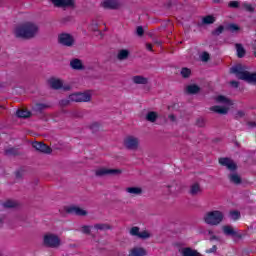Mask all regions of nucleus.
Masks as SVG:
<instances>
[{
  "label": "nucleus",
  "mask_w": 256,
  "mask_h": 256,
  "mask_svg": "<svg viewBox=\"0 0 256 256\" xmlns=\"http://www.w3.org/2000/svg\"><path fill=\"white\" fill-rule=\"evenodd\" d=\"M15 37L19 39H33L39 35V25L35 22H25L14 29Z\"/></svg>",
  "instance_id": "f257e3e1"
},
{
  "label": "nucleus",
  "mask_w": 256,
  "mask_h": 256,
  "mask_svg": "<svg viewBox=\"0 0 256 256\" xmlns=\"http://www.w3.org/2000/svg\"><path fill=\"white\" fill-rule=\"evenodd\" d=\"M230 73L236 75L237 79H241L247 83H256V73H250L249 71L245 70V67H243L241 64L233 66L230 69Z\"/></svg>",
  "instance_id": "f03ea898"
},
{
  "label": "nucleus",
  "mask_w": 256,
  "mask_h": 256,
  "mask_svg": "<svg viewBox=\"0 0 256 256\" xmlns=\"http://www.w3.org/2000/svg\"><path fill=\"white\" fill-rule=\"evenodd\" d=\"M92 95L91 91L73 93L68 96V99L61 100L60 105L67 106L70 103H89Z\"/></svg>",
  "instance_id": "7ed1b4c3"
},
{
  "label": "nucleus",
  "mask_w": 256,
  "mask_h": 256,
  "mask_svg": "<svg viewBox=\"0 0 256 256\" xmlns=\"http://www.w3.org/2000/svg\"><path fill=\"white\" fill-rule=\"evenodd\" d=\"M223 219H225V214L219 210L209 211L203 217L204 223H206V225H211L212 227H216L217 225H220V223H223Z\"/></svg>",
  "instance_id": "20e7f679"
},
{
  "label": "nucleus",
  "mask_w": 256,
  "mask_h": 256,
  "mask_svg": "<svg viewBox=\"0 0 256 256\" xmlns=\"http://www.w3.org/2000/svg\"><path fill=\"white\" fill-rule=\"evenodd\" d=\"M216 103H222L224 106H212L210 108V111H213L214 113H218L219 115H227L229 113V107L233 105V102L229 100V98L220 95L215 98Z\"/></svg>",
  "instance_id": "39448f33"
},
{
  "label": "nucleus",
  "mask_w": 256,
  "mask_h": 256,
  "mask_svg": "<svg viewBox=\"0 0 256 256\" xmlns=\"http://www.w3.org/2000/svg\"><path fill=\"white\" fill-rule=\"evenodd\" d=\"M43 245L48 249H59L61 247V237L53 232H47L43 235Z\"/></svg>",
  "instance_id": "423d86ee"
},
{
  "label": "nucleus",
  "mask_w": 256,
  "mask_h": 256,
  "mask_svg": "<svg viewBox=\"0 0 256 256\" xmlns=\"http://www.w3.org/2000/svg\"><path fill=\"white\" fill-rule=\"evenodd\" d=\"M139 145H141V140H139L137 136L128 135L123 140V146L125 149H128V151H137Z\"/></svg>",
  "instance_id": "0eeeda50"
},
{
  "label": "nucleus",
  "mask_w": 256,
  "mask_h": 256,
  "mask_svg": "<svg viewBox=\"0 0 256 256\" xmlns=\"http://www.w3.org/2000/svg\"><path fill=\"white\" fill-rule=\"evenodd\" d=\"M130 235L132 237H137L138 239H151V232H149V230H143L141 231L139 227L134 226L130 229L129 231Z\"/></svg>",
  "instance_id": "6e6552de"
},
{
  "label": "nucleus",
  "mask_w": 256,
  "mask_h": 256,
  "mask_svg": "<svg viewBox=\"0 0 256 256\" xmlns=\"http://www.w3.org/2000/svg\"><path fill=\"white\" fill-rule=\"evenodd\" d=\"M122 171L121 169H111V168H98L95 170L96 177H107V175L113 176V175H121Z\"/></svg>",
  "instance_id": "1a4fd4ad"
},
{
  "label": "nucleus",
  "mask_w": 256,
  "mask_h": 256,
  "mask_svg": "<svg viewBox=\"0 0 256 256\" xmlns=\"http://www.w3.org/2000/svg\"><path fill=\"white\" fill-rule=\"evenodd\" d=\"M58 43L64 47H73L75 45V38L71 34L62 33L58 36Z\"/></svg>",
  "instance_id": "9d476101"
},
{
  "label": "nucleus",
  "mask_w": 256,
  "mask_h": 256,
  "mask_svg": "<svg viewBox=\"0 0 256 256\" xmlns=\"http://www.w3.org/2000/svg\"><path fill=\"white\" fill-rule=\"evenodd\" d=\"M48 83L52 89H63L64 91H69L71 89V85L63 84V80L59 78H50Z\"/></svg>",
  "instance_id": "9b49d317"
},
{
  "label": "nucleus",
  "mask_w": 256,
  "mask_h": 256,
  "mask_svg": "<svg viewBox=\"0 0 256 256\" xmlns=\"http://www.w3.org/2000/svg\"><path fill=\"white\" fill-rule=\"evenodd\" d=\"M54 7H58L60 9H69L71 7H75V0H50Z\"/></svg>",
  "instance_id": "f8f14e48"
},
{
  "label": "nucleus",
  "mask_w": 256,
  "mask_h": 256,
  "mask_svg": "<svg viewBox=\"0 0 256 256\" xmlns=\"http://www.w3.org/2000/svg\"><path fill=\"white\" fill-rule=\"evenodd\" d=\"M100 7H102V9L116 11L117 9H119V7H121V4L117 0H103L100 3Z\"/></svg>",
  "instance_id": "ddd939ff"
},
{
  "label": "nucleus",
  "mask_w": 256,
  "mask_h": 256,
  "mask_svg": "<svg viewBox=\"0 0 256 256\" xmlns=\"http://www.w3.org/2000/svg\"><path fill=\"white\" fill-rule=\"evenodd\" d=\"M219 163L223 167H226L228 171H237V163H235L231 158H220Z\"/></svg>",
  "instance_id": "4468645a"
},
{
  "label": "nucleus",
  "mask_w": 256,
  "mask_h": 256,
  "mask_svg": "<svg viewBox=\"0 0 256 256\" xmlns=\"http://www.w3.org/2000/svg\"><path fill=\"white\" fill-rule=\"evenodd\" d=\"M147 249L143 246H134L128 250V256H146Z\"/></svg>",
  "instance_id": "2eb2a0df"
},
{
  "label": "nucleus",
  "mask_w": 256,
  "mask_h": 256,
  "mask_svg": "<svg viewBox=\"0 0 256 256\" xmlns=\"http://www.w3.org/2000/svg\"><path fill=\"white\" fill-rule=\"evenodd\" d=\"M68 213H71L72 215H78V217H86V215L88 214L87 210L79 206L70 207Z\"/></svg>",
  "instance_id": "dca6fc26"
},
{
  "label": "nucleus",
  "mask_w": 256,
  "mask_h": 256,
  "mask_svg": "<svg viewBox=\"0 0 256 256\" xmlns=\"http://www.w3.org/2000/svg\"><path fill=\"white\" fill-rule=\"evenodd\" d=\"M33 147L36 149V151H40V153H51V148H49V146L43 142H35L33 143Z\"/></svg>",
  "instance_id": "f3484780"
},
{
  "label": "nucleus",
  "mask_w": 256,
  "mask_h": 256,
  "mask_svg": "<svg viewBox=\"0 0 256 256\" xmlns=\"http://www.w3.org/2000/svg\"><path fill=\"white\" fill-rule=\"evenodd\" d=\"M228 179L230 183H233L234 185H241L242 179L237 172H232L231 174H229Z\"/></svg>",
  "instance_id": "a211bd4d"
},
{
  "label": "nucleus",
  "mask_w": 256,
  "mask_h": 256,
  "mask_svg": "<svg viewBox=\"0 0 256 256\" xmlns=\"http://www.w3.org/2000/svg\"><path fill=\"white\" fill-rule=\"evenodd\" d=\"M125 191L132 197H137V195H141V193H143V189L141 187H127Z\"/></svg>",
  "instance_id": "6ab92c4d"
},
{
  "label": "nucleus",
  "mask_w": 256,
  "mask_h": 256,
  "mask_svg": "<svg viewBox=\"0 0 256 256\" xmlns=\"http://www.w3.org/2000/svg\"><path fill=\"white\" fill-rule=\"evenodd\" d=\"M202 189H201V185H199V183H194L190 186V190L189 193L190 195H192L193 197L200 195V193H202Z\"/></svg>",
  "instance_id": "aec40b11"
},
{
  "label": "nucleus",
  "mask_w": 256,
  "mask_h": 256,
  "mask_svg": "<svg viewBox=\"0 0 256 256\" xmlns=\"http://www.w3.org/2000/svg\"><path fill=\"white\" fill-rule=\"evenodd\" d=\"M132 81L135 85H147V83H149V79L139 75L133 76Z\"/></svg>",
  "instance_id": "412c9836"
},
{
  "label": "nucleus",
  "mask_w": 256,
  "mask_h": 256,
  "mask_svg": "<svg viewBox=\"0 0 256 256\" xmlns=\"http://www.w3.org/2000/svg\"><path fill=\"white\" fill-rule=\"evenodd\" d=\"M70 66L72 67V69H76L77 71H81V69H84L83 62L77 58L70 61Z\"/></svg>",
  "instance_id": "4be33fe9"
},
{
  "label": "nucleus",
  "mask_w": 256,
  "mask_h": 256,
  "mask_svg": "<svg viewBox=\"0 0 256 256\" xmlns=\"http://www.w3.org/2000/svg\"><path fill=\"white\" fill-rule=\"evenodd\" d=\"M186 91L189 95H195L201 91V88L198 85L191 84L186 87Z\"/></svg>",
  "instance_id": "5701e85b"
},
{
  "label": "nucleus",
  "mask_w": 256,
  "mask_h": 256,
  "mask_svg": "<svg viewBox=\"0 0 256 256\" xmlns=\"http://www.w3.org/2000/svg\"><path fill=\"white\" fill-rule=\"evenodd\" d=\"M222 231L225 235H231L232 237L237 235V231H235V229L229 225L223 226Z\"/></svg>",
  "instance_id": "b1692460"
},
{
  "label": "nucleus",
  "mask_w": 256,
  "mask_h": 256,
  "mask_svg": "<svg viewBox=\"0 0 256 256\" xmlns=\"http://www.w3.org/2000/svg\"><path fill=\"white\" fill-rule=\"evenodd\" d=\"M129 57V50L122 49L117 54L118 61H125V59H128Z\"/></svg>",
  "instance_id": "393cba45"
},
{
  "label": "nucleus",
  "mask_w": 256,
  "mask_h": 256,
  "mask_svg": "<svg viewBox=\"0 0 256 256\" xmlns=\"http://www.w3.org/2000/svg\"><path fill=\"white\" fill-rule=\"evenodd\" d=\"M158 117L159 115L157 114V112L151 111L146 114V121H149L150 123H155Z\"/></svg>",
  "instance_id": "a878e982"
},
{
  "label": "nucleus",
  "mask_w": 256,
  "mask_h": 256,
  "mask_svg": "<svg viewBox=\"0 0 256 256\" xmlns=\"http://www.w3.org/2000/svg\"><path fill=\"white\" fill-rule=\"evenodd\" d=\"M93 227L96 231H109V229H111V225L105 223H98Z\"/></svg>",
  "instance_id": "bb28decb"
},
{
  "label": "nucleus",
  "mask_w": 256,
  "mask_h": 256,
  "mask_svg": "<svg viewBox=\"0 0 256 256\" xmlns=\"http://www.w3.org/2000/svg\"><path fill=\"white\" fill-rule=\"evenodd\" d=\"M180 75L181 77H183V79H189V77H191V69L187 67L182 68L180 71Z\"/></svg>",
  "instance_id": "cd10ccee"
},
{
  "label": "nucleus",
  "mask_w": 256,
  "mask_h": 256,
  "mask_svg": "<svg viewBox=\"0 0 256 256\" xmlns=\"http://www.w3.org/2000/svg\"><path fill=\"white\" fill-rule=\"evenodd\" d=\"M17 117H20L22 119H27V117H31V112L27 110H18L16 112Z\"/></svg>",
  "instance_id": "c85d7f7f"
},
{
  "label": "nucleus",
  "mask_w": 256,
  "mask_h": 256,
  "mask_svg": "<svg viewBox=\"0 0 256 256\" xmlns=\"http://www.w3.org/2000/svg\"><path fill=\"white\" fill-rule=\"evenodd\" d=\"M202 23L204 25H213V23H215V17L208 15L202 19Z\"/></svg>",
  "instance_id": "c756f323"
},
{
  "label": "nucleus",
  "mask_w": 256,
  "mask_h": 256,
  "mask_svg": "<svg viewBox=\"0 0 256 256\" xmlns=\"http://www.w3.org/2000/svg\"><path fill=\"white\" fill-rule=\"evenodd\" d=\"M2 205L5 207V209H13V207H17V202L13 200H6L2 203Z\"/></svg>",
  "instance_id": "7c9ffc66"
},
{
  "label": "nucleus",
  "mask_w": 256,
  "mask_h": 256,
  "mask_svg": "<svg viewBox=\"0 0 256 256\" xmlns=\"http://www.w3.org/2000/svg\"><path fill=\"white\" fill-rule=\"evenodd\" d=\"M236 50H237V55L240 59L245 57V48H243V45L236 44Z\"/></svg>",
  "instance_id": "2f4dec72"
},
{
  "label": "nucleus",
  "mask_w": 256,
  "mask_h": 256,
  "mask_svg": "<svg viewBox=\"0 0 256 256\" xmlns=\"http://www.w3.org/2000/svg\"><path fill=\"white\" fill-rule=\"evenodd\" d=\"M100 127H101V124H99V122H92L89 125V129H91V131H94V132L100 129Z\"/></svg>",
  "instance_id": "473e14b6"
},
{
  "label": "nucleus",
  "mask_w": 256,
  "mask_h": 256,
  "mask_svg": "<svg viewBox=\"0 0 256 256\" xmlns=\"http://www.w3.org/2000/svg\"><path fill=\"white\" fill-rule=\"evenodd\" d=\"M80 231L85 235H89L91 233V226L84 225L81 227Z\"/></svg>",
  "instance_id": "72a5a7b5"
},
{
  "label": "nucleus",
  "mask_w": 256,
  "mask_h": 256,
  "mask_svg": "<svg viewBox=\"0 0 256 256\" xmlns=\"http://www.w3.org/2000/svg\"><path fill=\"white\" fill-rule=\"evenodd\" d=\"M230 217L234 221H237V219H239V217H241V214L239 213V211H232V212H230Z\"/></svg>",
  "instance_id": "f704fd0d"
},
{
  "label": "nucleus",
  "mask_w": 256,
  "mask_h": 256,
  "mask_svg": "<svg viewBox=\"0 0 256 256\" xmlns=\"http://www.w3.org/2000/svg\"><path fill=\"white\" fill-rule=\"evenodd\" d=\"M228 29L231 33H235V31H239V26L237 24H230L228 25Z\"/></svg>",
  "instance_id": "c9c22d12"
},
{
  "label": "nucleus",
  "mask_w": 256,
  "mask_h": 256,
  "mask_svg": "<svg viewBox=\"0 0 256 256\" xmlns=\"http://www.w3.org/2000/svg\"><path fill=\"white\" fill-rule=\"evenodd\" d=\"M209 58L210 56L207 52L202 53L200 56L201 61H203L204 63H207V61H209Z\"/></svg>",
  "instance_id": "e433bc0d"
},
{
  "label": "nucleus",
  "mask_w": 256,
  "mask_h": 256,
  "mask_svg": "<svg viewBox=\"0 0 256 256\" xmlns=\"http://www.w3.org/2000/svg\"><path fill=\"white\" fill-rule=\"evenodd\" d=\"M49 107V105L47 104H36V111H43V109H47Z\"/></svg>",
  "instance_id": "4c0bfd02"
},
{
  "label": "nucleus",
  "mask_w": 256,
  "mask_h": 256,
  "mask_svg": "<svg viewBox=\"0 0 256 256\" xmlns=\"http://www.w3.org/2000/svg\"><path fill=\"white\" fill-rule=\"evenodd\" d=\"M224 30H225V27L219 26L214 30L213 35H221V33H223Z\"/></svg>",
  "instance_id": "58836bf2"
},
{
  "label": "nucleus",
  "mask_w": 256,
  "mask_h": 256,
  "mask_svg": "<svg viewBox=\"0 0 256 256\" xmlns=\"http://www.w3.org/2000/svg\"><path fill=\"white\" fill-rule=\"evenodd\" d=\"M136 33L139 37H143V34L145 33V30H143L142 26H138L136 29Z\"/></svg>",
  "instance_id": "ea45409f"
},
{
  "label": "nucleus",
  "mask_w": 256,
  "mask_h": 256,
  "mask_svg": "<svg viewBox=\"0 0 256 256\" xmlns=\"http://www.w3.org/2000/svg\"><path fill=\"white\" fill-rule=\"evenodd\" d=\"M228 7H231L232 9H237V7H239V2L231 1L229 2Z\"/></svg>",
  "instance_id": "a19ab883"
},
{
  "label": "nucleus",
  "mask_w": 256,
  "mask_h": 256,
  "mask_svg": "<svg viewBox=\"0 0 256 256\" xmlns=\"http://www.w3.org/2000/svg\"><path fill=\"white\" fill-rule=\"evenodd\" d=\"M244 9H246V11H249L250 13H253L255 11L251 4H244Z\"/></svg>",
  "instance_id": "79ce46f5"
},
{
  "label": "nucleus",
  "mask_w": 256,
  "mask_h": 256,
  "mask_svg": "<svg viewBox=\"0 0 256 256\" xmlns=\"http://www.w3.org/2000/svg\"><path fill=\"white\" fill-rule=\"evenodd\" d=\"M242 117H245V112L243 111H238L236 113V119H241Z\"/></svg>",
  "instance_id": "37998d69"
},
{
  "label": "nucleus",
  "mask_w": 256,
  "mask_h": 256,
  "mask_svg": "<svg viewBox=\"0 0 256 256\" xmlns=\"http://www.w3.org/2000/svg\"><path fill=\"white\" fill-rule=\"evenodd\" d=\"M198 127H204L205 126V121L203 119H200L197 121Z\"/></svg>",
  "instance_id": "c03bdc74"
},
{
  "label": "nucleus",
  "mask_w": 256,
  "mask_h": 256,
  "mask_svg": "<svg viewBox=\"0 0 256 256\" xmlns=\"http://www.w3.org/2000/svg\"><path fill=\"white\" fill-rule=\"evenodd\" d=\"M6 154L7 155H15V149L10 148V149L6 150Z\"/></svg>",
  "instance_id": "a18cd8bd"
},
{
  "label": "nucleus",
  "mask_w": 256,
  "mask_h": 256,
  "mask_svg": "<svg viewBox=\"0 0 256 256\" xmlns=\"http://www.w3.org/2000/svg\"><path fill=\"white\" fill-rule=\"evenodd\" d=\"M247 126L250 128V129H253L256 127V122H248L247 123Z\"/></svg>",
  "instance_id": "49530a36"
},
{
  "label": "nucleus",
  "mask_w": 256,
  "mask_h": 256,
  "mask_svg": "<svg viewBox=\"0 0 256 256\" xmlns=\"http://www.w3.org/2000/svg\"><path fill=\"white\" fill-rule=\"evenodd\" d=\"M146 49H147V51H153V45L150 44V43H147L146 44Z\"/></svg>",
  "instance_id": "de8ad7c7"
},
{
  "label": "nucleus",
  "mask_w": 256,
  "mask_h": 256,
  "mask_svg": "<svg viewBox=\"0 0 256 256\" xmlns=\"http://www.w3.org/2000/svg\"><path fill=\"white\" fill-rule=\"evenodd\" d=\"M168 118H169L170 121H172V122L177 121V119L175 118V115H173V114H170V115L168 116Z\"/></svg>",
  "instance_id": "09e8293b"
},
{
  "label": "nucleus",
  "mask_w": 256,
  "mask_h": 256,
  "mask_svg": "<svg viewBox=\"0 0 256 256\" xmlns=\"http://www.w3.org/2000/svg\"><path fill=\"white\" fill-rule=\"evenodd\" d=\"M231 85H233V87H239V82L237 81H232Z\"/></svg>",
  "instance_id": "8fccbe9b"
},
{
  "label": "nucleus",
  "mask_w": 256,
  "mask_h": 256,
  "mask_svg": "<svg viewBox=\"0 0 256 256\" xmlns=\"http://www.w3.org/2000/svg\"><path fill=\"white\" fill-rule=\"evenodd\" d=\"M214 251H217V246H213L209 253H213Z\"/></svg>",
  "instance_id": "3c124183"
},
{
  "label": "nucleus",
  "mask_w": 256,
  "mask_h": 256,
  "mask_svg": "<svg viewBox=\"0 0 256 256\" xmlns=\"http://www.w3.org/2000/svg\"><path fill=\"white\" fill-rule=\"evenodd\" d=\"M3 227V218H0V229Z\"/></svg>",
  "instance_id": "603ef678"
},
{
  "label": "nucleus",
  "mask_w": 256,
  "mask_h": 256,
  "mask_svg": "<svg viewBox=\"0 0 256 256\" xmlns=\"http://www.w3.org/2000/svg\"><path fill=\"white\" fill-rule=\"evenodd\" d=\"M214 1V3H219V0H213Z\"/></svg>",
  "instance_id": "864d4df0"
},
{
  "label": "nucleus",
  "mask_w": 256,
  "mask_h": 256,
  "mask_svg": "<svg viewBox=\"0 0 256 256\" xmlns=\"http://www.w3.org/2000/svg\"><path fill=\"white\" fill-rule=\"evenodd\" d=\"M254 55H255V57H256V51L254 52Z\"/></svg>",
  "instance_id": "5fc2aeb1"
}]
</instances>
